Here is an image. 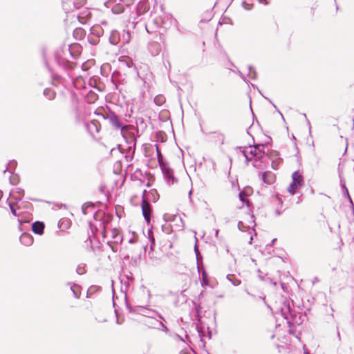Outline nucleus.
I'll list each match as a JSON object with an SVG mask.
<instances>
[{"mask_svg":"<svg viewBox=\"0 0 354 354\" xmlns=\"http://www.w3.org/2000/svg\"><path fill=\"white\" fill-rule=\"evenodd\" d=\"M158 159L160 163V166L163 174L164 178L166 180L168 185H174L177 182V179L174 175V171L171 169L168 164L162 162V156L159 152L158 148L157 147Z\"/></svg>","mask_w":354,"mask_h":354,"instance_id":"20e7f679","label":"nucleus"},{"mask_svg":"<svg viewBox=\"0 0 354 354\" xmlns=\"http://www.w3.org/2000/svg\"><path fill=\"white\" fill-rule=\"evenodd\" d=\"M172 17L170 15H167L166 13H162L161 15L156 17L153 19V22L157 26L168 28L172 23Z\"/></svg>","mask_w":354,"mask_h":354,"instance_id":"423d86ee","label":"nucleus"},{"mask_svg":"<svg viewBox=\"0 0 354 354\" xmlns=\"http://www.w3.org/2000/svg\"><path fill=\"white\" fill-rule=\"evenodd\" d=\"M165 102V97L162 95H158L154 98V103L158 106L162 105Z\"/></svg>","mask_w":354,"mask_h":354,"instance_id":"4be33fe9","label":"nucleus"},{"mask_svg":"<svg viewBox=\"0 0 354 354\" xmlns=\"http://www.w3.org/2000/svg\"><path fill=\"white\" fill-rule=\"evenodd\" d=\"M282 315L284 316L285 319L288 320V322H290L289 317H292V313L290 310L289 305L284 304V306L281 308Z\"/></svg>","mask_w":354,"mask_h":354,"instance_id":"a211bd4d","label":"nucleus"},{"mask_svg":"<svg viewBox=\"0 0 354 354\" xmlns=\"http://www.w3.org/2000/svg\"><path fill=\"white\" fill-rule=\"evenodd\" d=\"M131 40V35L128 30H123L120 33V43L122 44H129Z\"/></svg>","mask_w":354,"mask_h":354,"instance_id":"dca6fc26","label":"nucleus"},{"mask_svg":"<svg viewBox=\"0 0 354 354\" xmlns=\"http://www.w3.org/2000/svg\"><path fill=\"white\" fill-rule=\"evenodd\" d=\"M278 112L279 113L280 115H281V116L282 117V118L283 119V117L282 113H281L279 111H278Z\"/></svg>","mask_w":354,"mask_h":354,"instance_id":"49530a36","label":"nucleus"},{"mask_svg":"<svg viewBox=\"0 0 354 354\" xmlns=\"http://www.w3.org/2000/svg\"><path fill=\"white\" fill-rule=\"evenodd\" d=\"M263 145L249 147L240 148L241 155L245 158V161L248 165L250 161H252L255 158H261L263 154L266 153L263 151Z\"/></svg>","mask_w":354,"mask_h":354,"instance_id":"f03ea898","label":"nucleus"},{"mask_svg":"<svg viewBox=\"0 0 354 354\" xmlns=\"http://www.w3.org/2000/svg\"><path fill=\"white\" fill-rule=\"evenodd\" d=\"M252 0H243L242 2V6L243 8L246 10H250L253 8V3H252Z\"/></svg>","mask_w":354,"mask_h":354,"instance_id":"b1692460","label":"nucleus"},{"mask_svg":"<svg viewBox=\"0 0 354 354\" xmlns=\"http://www.w3.org/2000/svg\"><path fill=\"white\" fill-rule=\"evenodd\" d=\"M180 354H190V353H188V352H187V351H182L180 353Z\"/></svg>","mask_w":354,"mask_h":354,"instance_id":"ea45409f","label":"nucleus"},{"mask_svg":"<svg viewBox=\"0 0 354 354\" xmlns=\"http://www.w3.org/2000/svg\"><path fill=\"white\" fill-rule=\"evenodd\" d=\"M215 234H216V236H217L218 234V230H216V233Z\"/></svg>","mask_w":354,"mask_h":354,"instance_id":"de8ad7c7","label":"nucleus"},{"mask_svg":"<svg viewBox=\"0 0 354 354\" xmlns=\"http://www.w3.org/2000/svg\"><path fill=\"white\" fill-rule=\"evenodd\" d=\"M246 216L248 219L246 221H241L238 223V228L241 231L249 230V234H251V232H254V227H255V221L254 219V215L250 212V210L248 208Z\"/></svg>","mask_w":354,"mask_h":354,"instance_id":"39448f33","label":"nucleus"},{"mask_svg":"<svg viewBox=\"0 0 354 354\" xmlns=\"http://www.w3.org/2000/svg\"><path fill=\"white\" fill-rule=\"evenodd\" d=\"M91 125H92V126H95V124L94 123H91Z\"/></svg>","mask_w":354,"mask_h":354,"instance_id":"3c124183","label":"nucleus"},{"mask_svg":"<svg viewBox=\"0 0 354 354\" xmlns=\"http://www.w3.org/2000/svg\"><path fill=\"white\" fill-rule=\"evenodd\" d=\"M292 182L295 183V184H297L299 187H301V185L303 184V182H304L303 176L298 171H296L292 173Z\"/></svg>","mask_w":354,"mask_h":354,"instance_id":"2eb2a0df","label":"nucleus"},{"mask_svg":"<svg viewBox=\"0 0 354 354\" xmlns=\"http://www.w3.org/2000/svg\"><path fill=\"white\" fill-rule=\"evenodd\" d=\"M262 180L265 183L270 185L274 180V176L271 172L266 171L262 174Z\"/></svg>","mask_w":354,"mask_h":354,"instance_id":"4468645a","label":"nucleus"},{"mask_svg":"<svg viewBox=\"0 0 354 354\" xmlns=\"http://www.w3.org/2000/svg\"><path fill=\"white\" fill-rule=\"evenodd\" d=\"M258 2L261 4L268 5L269 4V1L267 0H258Z\"/></svg>","mask_w":354,"mask_h":354,"instance_id":"c9c22d12","label":"nucleus"},{"mask_svg":"<svg viewBox=\"0 0 354 354\" xmlns=\"http://www.w3.org/2000/svg\"><path fill=\"white\" fill-rule=\"evenodd\" d=\"M127 308L131 313H136L146 317L142 323L149 328L158 329L165 333H168V328L162 323L164 317L157 311L142 306H131L127 303Z\"/></svg>","mask_w":354,"mask_h":354,"instance_id":"f257e3e1","label":"nucleus"},{"mask_svg":"<svg viewBox=\"0 0 354 354\" xmlns=\"http://www.w3.org/2000/svg\"><path fill=\"white\" fill-rule=\"evenodd\" d=\"M146 29H147V32H149V30L148 29V26L147 25L146 26Z\"/></svg>","mask_w":354,"mask_h":354,"instance_id":"8fccbe9b","label":"nucleus"},{"mask_svg":"<svg viewBox=\"0 0 354 354\" xmlns=\"http://www.w3.org/2000/svg\"><path fill=\"white\" fill-rule=\"evenodd\" d=\"M75 9L82 7L86 2V0H74Z\"/></svg>","mask_w":354,"mask_h":354,"instance_id":"7c9ffc66","label":"nucleus"},{"mask_svg":"<svg viewBox=\"0 0 354 354\" xmlns=\"http://www.w3.org/2000/svg\"><path fill=\"white\" fill-rule=\"evenodd\" d=\"M337 336H338L339 339H340V334H339V332H337Z\"/></svg>","mask_w":354,"mask_h":354,"instance_id":"09e8293b","label":"nucleus"},{"mask_svg":"<svg viewBox=\"0 0 354 354\" xmlns=\"http://www.w3.org/2000/svg\"><path fill=\"white\" fill-rule=\"evenodd\" d=\"M57 64L63 68H67L70 66V63L65 59L59 58L57 56L55 57Z\"/></svg>","mask_w":354,"mask_h":354,"instance_id":"aec40b11","label":"nucleus"},{"mask_svg":"<svg viewBox=\"0 0 354 354\" xmlns=\"http://www.w3.org/2000/svg\"><path fill=\"white\" fill-rule=\"evenodd\" d=\"M12 178L13 179H10V183L12 184H16L18 181L17 177L16 176H13Z\"/></svg>","mask_w":354,"mask_h":354,"instance_id":"f704fd0d","label":"nucleus"},{"mask_svg":"<svg viewBox=\"0 0 354 354\" xmlns=\"http://www.w3.org/2000/svg\"><path fill=\"white\" fill-rule=\"evenodd\" d=\"M248 77L252 80H255L257 78V73L254 68L252 66H248Z\"/></svg>","mask_w":354,"mask_h":354,"instance_id":"5701e85b","label":"nucleus"},{"mask_svg":"<svg viewBox=\"0 0 354 354\" xmlns=\"http://www.w3.org/2000/svg\"><path fill=\"white\" fill-rule=\"evenodd\" d=\"M73 111L76 113L77 112V107L76 106H74Z\"/></svg>","mask_w":354,"mask_h":354,"instance_id":"a18cd8bd","label":"nucleus"},{"mask_svg":"<svg viewBox=\"0 0 354 354\" xmlns=\"http://www.w3.org/2000/svg\"><path fill=\"white\" fill-rule=\"evenodd\" d=\"M202 275H203V279L205 280V279H206V277H207V274H206V273H205V271H203V274H202Z\"/></svg>","mask_w":354,"mask_h":354,"instance_id":"4c0bfd02","label":"nucleus"},{"mask_svg":"<svg viewBox=\"0 0 354 354\" xmlns=\"http://www.w3.org/2000/svg\"><path fill=\"white\" fill-rule=\"evenodd\" d=\"M116 1H114V2H115ZM113 2V0H109V1H107L106 3H105V5H106L107 3H111Z\"/></svg>","mask_w":354,"mask_h":354,"instance_id":"a19ab883","label":"nucleus"},{"mask_svg":"<svg viewBox=\"0 0 354 354\" xmlns=\"http://www.w3.org/2000/svg\"><path fill=\"white\" fill-rule=\"evenodd\" d=\"M112 238L114 241V243H122L123 240L122 236L120 234L116 232L115 231L113 232Z\"/></svg>","mask_w":354,"mask_h":354,"instance_id":"393cba45","label":"nucleus"},{"mask_svg":"<svg viewBox=\"0 0 354 354\" xmlns=\"http://www.w3.org/2000/svg\"><path fill=\"white\" fill-rule=\"evenodd\" d=\"M109 41L113 45L120 43V33L117 30H113L110 34Z\"/></svg>","mask_w":354,"mask_h":354,"instance_id":"f8f14e48","label":"nucleus"},{"mask_svg":"<svg viewBox=\"0 0 354 354\" xmlns=\"http://www.w3.org/2000/svg\"><path fill=\"white\" fill-rule=\"evenodd\" d=\"M341 185H342V189L344 190V194L346 196V197L348 198V199L351 202V198L349 195V193H348V189L346 188V185H345V182L344 180H341Z\"/></svg>","mask_w":354,"mask_h":354,"instance_id":"c85d7f7f","label":"nucleus"},{"mask_svg":"<svg viewBox=\"0 0 354 354\" xmlns=\"http://www.w3.org/2000/svg\"><path fill=\"white\" fill-rule=\"evenodd\" d=\"M299 187V185L295 184V183L292 182L289 187H288V191L289 193L293 194H295V191Z\"/></svg>","mask_w":354,"mask_h":354,"instance_id":"bb28decb","label":"nucleus"},{"mask_svg":"<svg viewBox=\"0 0 354 354\" xmlns=\"http://www.w3.org/2000/svg\"><path fill=\"white\" fill-rule=\"evenodd\" d=\"M116 323H117L118 324H122V322H120V321H119V319H117V320H116Z\"/></svg>","mask_w":354,"mask_h":354,"instance_id":"c03bdc74","label":"nucleus"},{"mask_svg":"<svg viewBox=\"0 0 354 354\" xmlns=\"http://www.w3.org/2000/svg\"><path fill=\"white\" fill-rule=\"evenodd\" d=\"M176 336L179 340L183 341V339L180 335H176Z\"/></svg>","mask_w":354,"mask_h":354,"instance_id":"79ce46f5","label":"nucleus"},{"mask_svg":"<svg viewBox=\"0 0 354 354\" xmlns=\"http://www.w3.org/2000/svg\"><path fill=\"white\" fill-rule=\"evenodd\" d=\"M194 305H195V308H196V317L197 318L200 319V317H201L200 312H201V307L200 304H196V303H194Z\"/></svg>","mask_w":354,"mask_h":354,"instance_id":"473e14b6","label":"nucleus"},{"mask_svg":"<svg viewBox=\"0 0 354 354\" xmlns=\"http://www.w3.org/2000/svg\"><path fill=\"white\" fill-rule=\"evenodd\" d=\"M53 84L57 86L60 84H64L63 78L57 74H52Z\"/></svg>","mask_w":354,"mask_h":354,"instance_id":"6ab92c4d","label":"nucleus"},{"mask_svg":"<svg viewBox=\"0 0 354 354\" xmlns=\"http://www.w3.org/2000/svg\"><path fill=\"white\" fill-rule=\"evenodd\" d=\"M44 95L48 99L53 100L55 97V92L50 88H46L44 91Z\"/></svg>","mask_w":354,"mask_h":354,"instance_id":"412c9836","label":"nucleus"},{"mask_svg":"<svg viewBox=\"0 0 354 354\" xmlns=\"http://www.w3.org/2000/svg\"><path fill=\"white\" fill-rule=\"evenodd\" d=\"M76 272L78 274H83L85 273V266L84 264H80L76 268Z\"/></svg>","mask_w":354,"mask_h":354,"instance_id":"c756f323","label":"nucleus"},{"mask_svg":"<svg viewBox=\"0 0 354 354\" xmlns=\"http://www.w3.org/2000/svg\"><path fill=\"white\" fill-rule=\"evenodd\" d=\"M227 279L229 280L234 286H236L241 283V281L236 279L233 274L227 275Z\"/></svg>","mask_w":354,"mask_h":354,"instance_id":"a878e982","label":"nucleus"},{"mask_svg":"<svg viewBox=\"0 0 354 354\" xmlns=\"http://www.w3.org/2000/svg\"><path fill=\"white\" fill-rule=\"evenodd\" d=\"M104 120H107L111 127L116 131H123L127 129V126L125 125L119 117L113 111H108L102 114Z\"/></svg>","mask_w":354,"mask_h":354,"instance_id":"7ed1b4c3","label":"nucleus"},{"mask_svg":"<svg viewBox=\"0 0 354 354\" xmlns=\"http://www.w3.org/2000/svg\"><path fill=\"white\" fill-rule=\"evenodd\" d=\"M239 200L243 202V204H246L248 206L249 201L246 198V195L244 192H241L239 194Z\"/></svg>","mask_w":354,"mask_h":354,"instance_id":"cd10ccee","label":"nucleus"},{"mask_svg":"<svg viewBox=\"0 0 354 354\" xmlns=\"http://www.w3.org/2000/svg\"><path fill=\"white\" fill-rule=\"evenodd\" d=\"M44 224L43 222L36 221L32 225V230L34 233L41 235L44 233Z\"/></svg>","mask_w":354,"mask_h":354,"instance_id":"9b49d317","label":"nucleus"},{"mask_svg":"<svg viewBox=\"0 0 354 354\" xmlns=\"http://www.w3.org/2000/svg\"><path fill=\"white\" fill-rule=\"evenodd\" d=\"M234 71L235 72V71ZM236 73H237L239 75V76H240V77H241V78H242V79H243L245 82H248V80H247V79H246V77H245V75H244L241 71H239V70H238V71H236Z\"/></svg>","mask_w":354,"mask_h":354,"instance_id":"72a5a7b5","label":"nucleus"},{"mask_svg":"<svg viewBox=\"0 0 354 354\" xmlns=\"http://www.w3.org/2000/svg\"><path fill=\"white\" fill-rule=\"evenodd\" d=\"M19 240L21 244L26 246H30L33 243V237L31 234L28 233H23L21 235Z\"/></svg>","mask_w":354,"mask_h":354,"instance_id":"1a4fd4ad","label":"nucleus"},{"mask_svg":"<svg viewBox=\"0 0 354 354\" xmlns=\"http://www.w3.org/2000/svg\"><path fill=\"white\" fill-rule=\"evenodd\" d=\"M66 286L70 287L71 292H73V297L76 299H79L81 295V287L80 286L74 283H68Z\"/></svg>","mask_w":354,"mask_h":354,"instance_id":"9d476101","label":"nucleus"},{"mask_svg":"<svg viewBox=\"0 0 354 354\" xmlns=\"http://www.w3.org/2000/svg\"><path fill=\"white\" fill-rule=\"evenodd\" d=\"M155 194H156V192L155 190H152L149 192V194H151V195H154Z\"/></svg>","mask_w":354,"mask_h":354,"instance_id":"58836bf2","label":"nucleus"},{"mask_svg":"<svg viewBox=\"0 0 354 354\" xmlns=\"http://www.w3.org/2000/svg\"><path fill=\"white\" fill-rule=\"evenodd\" d=\"M250 162L253 167L257 169H264L266 167V165L268 163V156L267 153H264L261 158H255Z\"/></svg>","mask_w":354,"mask_h":354,"instance_id":"0eeeda50","label":"nucleus"},{"mask_svg":"<svg viewBox=\"0 0 354 354\" xmlns=\"http://www.w3.org/2000/svg\"><path fill=\"white\" fill-rule=\"evenodd\" d=\"M62 6L66 12H73L75 10L74 0H62Z\"/></svg>","mask_w":354,"mask_h":354,"instance_id":"ddd939ff","label":"nucleus"},{"mask_svg":"<svg viewBox=\"0 0 354 354\" xmlns=\"http://www.w3.org/2000/svg\"><path fill=\"white\" fill-rule=\"evenodd\" d=\"M87 207H86L85 205H84L82 206V212H83V213H84V214H86V208H87Z\"/></svg>","mask_w":354,"mask_h":354,"instance_id":"e433bc0d","label":"nucleus"},{"mask_svg":"<svg viewBox=\"0 0 354 354\" xmlns=\"http://www.w3.org/2000/svg\"><path fill=\"white\" fill-rule=\"evenodd\" d=\"M142 214L147 222H149L151 219V205L149 203L145 198L142 201Z\"/></svg>","mask_w":354,"mask_h":354,"instance_id":"6e6552de","label":"nucleus"},{"mask_svg":"<svg viewBox=\"0 0 354 354\" xmlns=\"http://www.w3.org/2000/svg\"><path fill=\"white\" fill-rule=\"evenodd\" d=\"M9 207H10V209L11 210V212L12 213V214L15 216H18L19 214L17 213V210L15 208V204L12 203H9Z\"/></svg>","mask_w":354,"mask_h":354,"instance_id":"2f4dec72","label":"nucleus"},{"mask_svg":"<svg viewBox=\"0 0 354 354\" xmlns=\"http://www.w3.org/2000/svg\"><path fill=\"white\" fill-rule=\"evenodd\" d=\"M11 196H14L15 198L19 201L21 200V197L24 195V190L20 187H17L11 192Z\"/></svg>","mask_w":354,"mask_h":354,"instance_id":"f3484780","label":"nucleus"},{"mask_svg":"<svg viewBox=\"0 0 354 354\" xmlns=\"http://www.w3.org/2000/svg\"><path fill=\"white\" fill-rule=\"evenodd\" d=\"M253 239V237L252 236H250V241H249V243H252V241Z\"/></svg>","mask_w":354,"mask_h":354,"instance_id":"37998d69","label":"nucleus"}]
</instances>
